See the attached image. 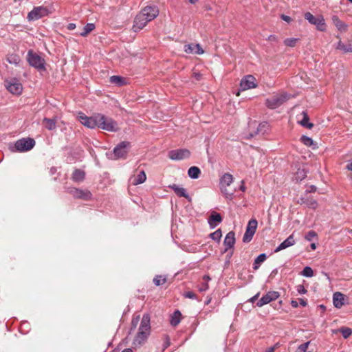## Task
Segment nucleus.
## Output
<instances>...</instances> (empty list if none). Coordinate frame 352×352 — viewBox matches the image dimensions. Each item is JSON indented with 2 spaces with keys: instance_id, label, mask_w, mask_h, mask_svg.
<instances>
[{
  "instance_id": "obj_1",
  "label": "nucleus",
  "mask_w": 352,
  "mask_h": 352,
  "mask_svg": "<svg viewBox=\"0 0 352 352\" xmlns=\"http://www.w3.org/2000/svg\"><path fill=\"white\" fill-rule=\"evenodd\" d=\"M27 60L30 65L36 68L38 71L45 70V61L38 54L34 52L32 50H29L27 54Z\"/></svg>"
},
{
  "instance_id": "obj_2",
  "label": "nucleus",
  "mask_w": 352,
  "mask_h": 352,
  "mask_svg": "<svg viewBox=\"0 0 352 352\" xmlns=\"http://www.w3.org/2000/svg\"><path fill=\"white\" fill-rule=\"evenodd\" d=\"M98 127L108 131H116L118 124L112 118L104 116L102 114H98Z\"/></svg>"
},
{
  "instance_id": "obj_3",
  "label": "nucleus",
  "mask_w": 352,
  "mask_h": 352,
  "mask_svg": "<svg viewBox=\"0 0 352 352\" xmlns=\"http://www.w3.org/2000/svg\"><path fill=\"white\" fill-rule=\"evenodd\" d=\"M305 19L307 20L309 23L316 25L318 30L321 32L326 30L327 25L324 17L322 15L315 16L308 12L305 14Z\"/></svg>"
},
{
  "instance_id": "obj_4",
  "label": "nucleus",
  "mask_w": 352,
  "mask_h": 352,
  "mask_svg": "<svg viewBox=\"0 0 352 352\" xmlns=\"http://www.w3.org/2000/svg\"><path fill=\"white\" fill-rule=\"evenodd\" d=\"M35 145L34 139L28 138L17 140L14 144V150L18 152H26L30 151Z\"/></svg>"
},
{
  "instance_id": "obj_5",
  "label": "nucleus",
  "mask_w": 352,
  "mask_h": 352,
  "mask_svg": "<svg viewBox=\"0 0 352 352\" xmlns=\"http://www.w3.org/2000/svg\"><path fill=\"white\" fill-rule=\"evenodd\" d=\"M287 94L274 96L266 100V105L270 109H276L289 99Z\"/></svg>"
},
{
  "instance_id": "obj_6",
  "label": "nucleus",
  "mask_w": 352,
  "mask_h": 352,
  "mask_svg": "<svg viewBox=\"0 0 352 352\" xmlns=\"http://www.w3.org/2000/svg\"><path fill=\"white\" fill-rule=\"evenodd\" d=\"M78 119L85 126L89 129L98 127V114L94 116L88 117L83 113H79Z\"/></svg>"
},
{
  "instance_id": "obj_7",
  "label": "nucleus",
  "mask_w": 352,
  "mask_h": 352,
  "mask_svg": "<svg viewBox=\"0 0 352 352\" xmlns=\"http://www.w3.org/2000/svg\"><path fill=\"white\" fill-rule=\"evenodd\" d=\"M5 87L9 92L15 95L21 94L23 90V86L21 83L16 78L6 80Z\"/></svg>"
},
{
  "instance_id": "obj_8",
  "label": "nucleus",
  "mask_w": 352,
  "mask_h": 352,
  "mask_svg": "<svg viewBox=\"0 0 352 352\" xmlns=\"http://www.w3.org/2000/svg\"><path fill=\"white\" fill-rule=\"evenodd\" d=\"M256 228L257 221L256 219L250 220L243 237V241L244 243H248L252 239V237L256 232Z\"/></svg>"
},
{
  "instance_id": "obj_9",
  "label": "nucleus",
  "mask_w": 352,
  "mask_h": 352,
  "mask_svg": "<svg viewBox=\"0 0 352 352\" xmlns=\"http://www.w3.org/2000/svg\"><path fill=\"white\" fill-rule=\"evenodd\" d=\"M129 146V142H128L124 141L118 144L113 149L114 157L113 159L117 160L125 157L128 153Z\"/></svg>"
},
{
  "instance_id": "obj_10",
  "label": "nucleus",
  "mask_w": 352,
  "mask_h": 352,
  "mask_svg": "<svg viewBox=\"0 0 352 352\" xmlns=\"http://www.w3.org/2000/svg\"><path fill=\"white\" fill-rule=\"evenodd\" d=\"M190 152L186 148L175 149L168 152V157L172 160H182L188 158Z\"/></svg>"
},
{
  "instance_id": "obj_11",
  "label": "nucleus",
  "mask_w": 352,
  "mask_h": 352,
  "mask_svg": "<svg viewBox=\"0 0 352 352\" xmlns=\"http://www.w3.org/2000/svg\"><path fill=\"white\" fill-rule=\"evenodd\" d=\"M47 9L43 6L35 7L28 14L29 21H35L41 19L43 16L47 15Z\"/></svg>"
},
{
  "instance_id": "obj_12",
  "label": "nucleus",
  "mask_w": 352,
  "mask_h": 352,
  "mask_svg": "<svg viewBox=\"0 0 352 352\" xmlns=\"http://www.w3.org/2000/svg\"><path fill=\"white\" fill-rule=\"evenodd\" d=\"M149 21L153 20L159 14V11L155 6H146L139 13Z\"/></svg>"
},
{
  "instance_id": "obj_13",
  "label": "nucleus",
  "mask_w": 352,
  "mask_h": 352,
  "mask_svg": "<svg viewBox=\"0 0 352 352\" xmlns=\"http://www.w3.org/2000/svg\"><path fill=\"white\" fill-rule=\"evenodd\" d=\"M279 293L275 291L268 292L265 295H264L257 302L256 305L258 307H262L272 300H276L279 297Z\"/></svg>"
},
{
  "instance_id": "obj_14",
  "label": "nucleus",
  "mask_w": 352,
  "mask_h": 352,
  "mask_svg": "<svg viewBox=\"0 0 352 352\" xmlns=\"http://www.w3.org/2000/svg\"><path fill=\"white\" fill-rule=\"evenodd\" d=\"M256 87V79L252 75L246 76L240 82V89L242 91L255 88Z\"/></svg>"
},
{
  "instance_id": "obj_15",
  "label": "nucleus",
  "mask_w": 352,
  "mask_h": 352,
  "mask_svg": "<svg viewBox=\"0 0 352 352\" xmlns=\"http://www.w3.org/2000/svg\"><path fill=\"white\" fill-rule=\"evenodd\" d=\"M150 331H138L134 338L132 344L134 347L138 348L142 346L147 340Z\"/></svg>"
},
{
  "instance_id": "obj_16",
  "label": "nucleus",
  "mask_w": 352,
  "mask_h": 352,
  "mask_svg": "<svg viewBox=\"0 0 352 352\" xmlns=\"http://www.w3.org/2000/svg\"><path fill=\"white\" fill-rule=\"evenodd\" d=\"M69 193L76 198L84 200H89L91 198V193L88 190L72 188L69 189Z\"/></svg>"
},
{
  "instance_id": "obj_17",
  "label": "nucleus",
  "mask_w": 352,
  "mask_h": 352,
  "mask_svg": "<svg viewBox=\"0 0 352 352\" xmlns=\"http://www.w3.org/2000/svg\"><path fill=\"white\" fill-rule=\"evenodd\" d=\"M298 204L301 205L305 204L308 208L312 209H316L318 206L316 200H315L312 197L308 196L307 194L305 196L301 197L298 200Z\"/></svg>"
},
{
  "instance_id": "obj_18",
  "label": "nucleus",
  "mask_w": 352,
  "mask_h": 352,
  "mask_svg": "<svg viewBox=\"0 0 352 352\" xmlns=\"http://www.w3.org/2000/svg\"><path fill=\"white\" fill-rule=\"evenodd\" d=\"M148 23V21L143 17L141 14H138L134 19V24L133 30L134 32H138L142 30Z\"/></svg>"
},
{
  "instance_id": "obj_19",
  "label": "nucleus",
  "mask_w": 352,
  "mask_h": 352,
  "mask_svg": "<svg viewBox=\"0 0 352 352\" xmlns=\"http://www.w3.org/2000/svg\"><path fill=\"white\" fill-rule=\"evenodd\" d=\"M235 234L234 232H229L223 241V245H225V252H227L229 249L232 248L235 244Z\"/></svg>"
},
{
  "instance_id": "obj_20",
  "label": "nucleus",
  "mask_w": 352,
  "mask_h": 352,
  "mask_svg": "<svg viewBox=\"0 0 352 352\" xmlns=\"http://www.w3.org/2000/svg\"><path fill=\"white\" fill-rule=\"evenodd\" d=\"M295 244V240L293 234L289 236L283 242H282L274 250L275 252H278L284 249H286Z\"/></svg>"
},
{
  "instance_id": "obj_21",
  "label": "nucleus",
  "mask_w": 352,
  "mask_h": 352,
  "mask_svg": "<svg viewBox=\"0 0 352 352\" xmlns=\"http://www.w3.org/2000/svg\"><path fill=\"white\" fill-rule=\"evenodd\" d=\"M208 223L211 228H214L218 224L222 221V217L220 214L212 212L208 218Z\"/></svg>"
},
{
  "instance_id": "obj_22",
  "label": "nucleus",
  "mask_w": 352,
  "mask_h": 352,
  "mask_svg": "<svg viewBox=\"0 0 352 352\" xmlns=\"http://www.w3.org/2000/svg\"><path fill=\"white\" fill-rule=\"evenodd\" d=\"M169 187L175 192V194L177 196H179L180 197H184V198L187 199L188 201H190L191 198L190 197L188 194L186 192V190L185 188L180 187V186H177V184L170 185Z\"/></svg>"
},
{
  "instance_id": "obj_23",
  "label": "nucleus",
  "mask_w": 352,
  "mask_h": 352,
  "mask_svg": "<svg viewBox=\"0 0 352 352\" xmlns=\"http://www.w3.org/2000/svg\"><path fill=\"white\" fill-rule=\"evenodd\" d=\"M332 21L338 31L341 32H346L348 25L344 22L341 21L338 16L333 15L332 16Z\"/></svg>"
},
{
  "instance_id": "obj_24",
  "label": "nucleus",
  "mask_w": 352,
  "mask_h": 352,
  "mask_svg": "<svg viewBox=\"0 0 352 352\" xmlns=\"http://www.w3.org/2000/svg\"><path fill=\"white\" fill-rule=\"evenodd\" d=\"M344 296L340 292H336L333 296V305L336 308H340L344 305Z\"/></svg>"
},
{
  "instance_id": "obj_25",
  "label": "nucleus",
  "mask_w": 352,
  "mask_h": 352,
  "mask_svg": "<svg viewBox=\"0 0 352 352\" xmlns=\"http://www.w3.org/2000/svg\"><path fill=\"white\" fill-rule=\"evenodd\" d=\"M336 49L340 50L344 52H352V40L348 41L346 44H344L341 41H339L337 43Z\"/></svg>"
},
{
  "instance_id": "obj_26",
  "label": "nucleus",
  "mask_w": 352,
  "mask_h": 352,
  "mask_svg": "<svg viewBox=\"0 0 352 352\" xmlns=\"http://www.w3.org/2000/svg\"><path fill=\"white\" fill-rule=\"evenodd\" d=\"M307 176V172L303 168H298L293 176V180L296 182H301Z\"/></svg>"
},
{
  "instance_id": "obj_27",
  "label": "nucleus",
  "mask_w": 352,
  "mask_h": 352,
  "mask_svg": "<svg viewBox=\"0 0 352 352\" xmlns=\"http://www.w3.org/2000/svg\"><path fill=\"white\" fill-rule=\"evenodd\" d=\"M150 316L148 314H144L138 330H150Z\"/></svg>"
},
{
  "instance_id": "obj_28",
  "label": "nucleus",
  "mask_w": 352,
  "mask_h": 352,
  "mask_svg": "<svg viewBox=\"0 0 352 352\" xmlns=\"http://www.w3.org/2000/svg\"><path fill=\"white\" fill-rule=\"evenodd\" d=\"M182 314L179 310H176L170 316V322L173 327H176L181 321Z\"/></svg>"
},
{
  "instance_id": "obj_29",
  "label": "nucleus",
  "mask_w": 352,
  "mask_h": 352,
  "mask_svg": "<svg viewBox=\"0 0 352 352\" xmlns=\"http://www.w3.org/2000/svg\"><path fill=\"white\" fill-rule=\"evenodd\" d=\"M146 179V175L144 170H141L136 176L134 177L132 183L133 185H138L144 183Z\"/></svg>"
},
{
  "instance_id": "obj_30",
  "label": "nucleus",
  "mask_w": 352,
  "mask_h": 352,
  "mask_svg": "<svg viewBox=\"0 0 352 352\" xmlns=\"http://www.w3.org/2000/svg\"><path fill=\"white\" fill-rule=\"evenodd\" d=\"M232 182V175L230 173H225L220 179V186H229Z\"/></svg>"
},
{
  "instance_id": "obj_31",
  "label": "nucleus",
  "mask_w": 352,
  "mask_h": 352,
  "mask_svg": "<svg viewBox=\"0 0 352 352\" xmlns=\"http://www.w3.org/2000/svg\"><path fill=\"white\" fill-rule=\"evenodd\" d=\"M85 173L80 169H76L72 174V179L74 182H80L85 179Z\"/></svg>"
},
{
  "instance_id": "obj_32",
  "label": "nucleus",
  "mask_w": 352,
  "mask_h": 352,
  "mask_svg": "<svg viewBox=\"0 0 352 352\" xmlns=\"http://www.w3.org/2000/svg\"><path fill=\"white\" fill-rule=\"evenodd\" d=\"M43 123L44 124L45 128L50 131H52L56 129V121L55 119L45 118L43 120Z\"/></svg>"
},
{
  "instance_id": "obj_33",
  "label": "nucleus",
  "mask_w": 352,
  "mask_h": 352,
  "mask_svg": "<svg viewBox=\"0 0 352 352\" xmlns=\"http://www.w3.org/2000/svg\"><path fill=\"white\" fill-rule=\"evenodd\" d=\"M201 170L197 166H191L188 170V176L192 179L199 178Z\"/></svg>"
},
{
  "instance_id": "obj_34",
  "label": "nucleus",
  "mask_w": 352,
  "mask_h": 352,
  "mask_svg": "<svg viewBox=\"0 0 352 352\" xmlns=\"http://www.w3.org/2000/svg\"><path fill=\"white\" fill-rule=\"evenodd\" d=\"M266 258L267 256L265 254H261L260 255H258L254 260L253 264V269L254 270H258L261 264L266 260Z\"/></svg>"
},
{
  "instance_id": "obj_35",
  "label": "nucleus",
  "mask_w": 352,
  "mask_h": 352,
  "mask_svg": "<svg viewBox=\"0 0 352 352\" xmlns=\"http://www.w3.org/2000/svg\"><path fill=\"white\" fill-rule=\"evenodd\" d=\"M303 116V118L299 122V123L304 127L311 129L314 124L311 122H309V117L307 113L305 111H302V113Z\"/></svg>"
},
{
  "instance_id": "obj_36",
  "label": "nucleus",
  "mask_w": 352,
  "mask_h": 352,
  "mask_svg": "<svg viewBox=\"0 0 352 352\" xmlns=\"http://www.w3.org/2000/svg\"><path fill=\"white\" fill-rule=\"evenodd\" d=\"M6 60L10 64H13L14 65H18L21 60L20 57L18 55L13 54L8 55Z\"/></svg>"
},
{
  "instance_id": "obj_37",
  "label": "nucleus",
  "mask_w": 352,
  "mask_h": 352,
  "mask_svg": "<svg viewBox=\"0 0 352 352\" xmlns=\"http://www.w3.org/2000/svg\"><path fill=\"white\" fill-rule=\"evenodd\" d=\"M95 29V25L94 23H87L83 28V31L80 33L81 36H86L88 34H89L91 31Z\"/></svg>"
},
{
  "instance_id": "obj_38",
  "label": "nucleus",
  "mask_w": 352,
  "mask_h": 352,
  "mask_svg": "<svg viewBox=\"0 0 352 352\" xmlns=\"http://www.w3.org/2000/svg\"><path fill=\"white\" fill-rule=\"evenodd\" d=\"M228 186H220L221 192L225 196V198L228 200H232L234 197V192H229Z\"/></svg>"
},
{
  "instance_id": "obj_39",
  "label": "nucleus",
  "mask_w": 352,
  "mask_h": 352,
  "mask_svg": "<svg viewBox=\"0 0 352 352\" xmlns=\"http://www.w3.org/2000/svg\"><path fill=\"white\" fill-rule=\"evenodd\" d=\"M110 82L111 83L118 85L119 86L122 85L124 82V79L119 76H112L110 78Z\"/></svg>"
},
{
  "instance_id": "obj_40",
  "label": "nucleus",
  "mask_w": 352,
  "mask_h": 352,
  "mask_svg": "<svg viewBox=\"0 0 352 352\" xmlns=\"http://www.w3.org/2000/svg\"><path fill=\"white\" fill-rule=\"evenodd\" d=\"M210 236L212 240L219 242L222 236L221 230L220 229L217 230L214 232L211 233Z\"/></svg>"
},
{
  "instance_id": "obj_41",
  "label": "nucleus",
  "mask_w": 352,
  "mask_h": 352,
  "mask_svg": "<svg viewBox=\"0 0 352 352\" xmlns=\"http://www.w3.org/2000/svg\"><path fill=\"white\" fill-rule=\"evenodd\" d=\"M301 275H302L303 276H305V277L310 278L314 276V271L310 267L306 266L304 267V269L301 272Z\"/></svg>"
},
{
  "instance_id": "obj_42",
  "label": "nucleus",
  "mask_w": 352,
  "mask_h": 352,
  "mask_svg": "<svg viewBox=\"0 0 352 352\" xmlns=\"http://www.w3.org/2000/svg\"><path fill=\"white\" fill-rule=\"evenodd\" d=\"M300 141L302 144H304L307 146H311L314 144L313 140L311 138L306 136V135H302L300 138Z\"/></svg>"
},
{
  "instance_id": "obj_43",
  "label": "nucleus",
  "mask_w": 352,
  "mask_h": 352,
  "mask_svg": "<svg viewBox=\"0 0 352 352\" xmlns=\"http://www.w3.org/2000/svg\"><path fill=\"white\" fill-rule=\"evenodd\" d=\"M166 281V278H163L162 276H156L153 278V283L156 286H160L165 283Z\"/></svg>"
},
{
  "instance_id": "obj_44",
  "label": "nucleus",
  "mask_w": 352,
  "mask_h": 352,
  "mask_svg": "<svg viewBox=\"0 0 352 352\" xmlns=\"http://www.w3.org/2000/svg\"><path fill=\"white\" fill-rule=\"evenodd\" d=\"M298 40V38H286L284 41V43L287 46L294 47Z\"/></svg>"
},
{
  "instance_id": "obj_45",
  "label": "nucleus",
  "mask_w": 352,
  "mask_h": 352,
  "mask_svg": "<svg viewBox=\"0 0 352 352\" xmlns=\"http://www.w3.org/2000/svg\"><path fill=\"white\" fill-rule=\"evenodd\" d=\"M309 344H310V341H308L307 342H305V343L299 345L298 347V349H297L298 352H308L307 351Z\"/></svg>"
},
{
  "instance_id": "obj_46",
  "label": "nucleus",
  "mask_w": 352,
  "mask_h": 352,
  "mask_svg": "<svg viewBox=\"0 0 352 352\" xmlns=\"http://www.w3.org/2000/svg\"><path fill=\"white\" fill-rule=\"evenodd\" d=\"M316 236H317V234H316V232L315 231H314V230H310V231H309V232L306 234V235H305V239L307 241H312V239H313L314 238H315Z\"/></svg>"
},
{
  "instance_id": "obj_47",
  "label": "nucleus",
  "mask_w": 352,
  "mask_h": 352,
  "mask_svg": "<svg viewBox=\"0 0 352 352\" xmlns=\"http://www.w3.org/2000/svg\"><path fill=\"white\" fill-rule=\"evenodd\" d=\"M195 45L188 44L184 45V52L187 54L195 53Z\"/></svg>"
},
{
  "instance_id": "obj_48",
  "label": "nucleus",
  "mask_w": 352,
  "mask_h": 352,
  "mask_svg": "<svg viewBox=\"0 0 352 352\" xmlns=\"http://www.w3.org/2000/svg\"><path fill=\"white\" fill-rule=\"evenodd\" d=\"M184 296L187 298L197 299V296L192 292H186L184 293Z\"/></svg>"
},
{
  "instance_id": "obj_49",
  "label": "nucleus",
  "mask_w": 352,
  "mask_h": 352,
  "mask_svg": "<svg viewBox=\"0 0 352 352\" xmlns=\"http://www.w3.org/2000/svg\"><path fill=\"white\" fill-rule=\"evenodd\" d=\"M208 287H209L208 284L207 283L203 282L199 287L198 289L199 292H206V290H208Z\"/></svg>"
},
{
  "instance_id": "obj_50",
  "label": "nucleus",
  "mask_w": 352,
  "mask_h": 352,
  "mask_svg": "<svg viewBox=\"0 0 352 352\" xmlns=\"http://www.w3.org/2000/svg\"><path fill=\"white\" fill-rule=\"evenodd\" d=\"M296 290L300 294H304L307 293V289L302 285H298L296 287Z\"/></svg>"
},
{
  "instance_id": "obj_51",
  "label": "nucleus",
  "mask_w": 352,
  "mask_h": 352,
  "mask_svg": "<svg viewBox=\"0 0 352 352\" xmlns=\"http://www.w3.org/2000/svg\"><path fill=\"white\" fill-rule=\"evenodd\" d=\"M170 345V338L168 336H166L165 340L163 344L162 351H164L165 349H166Z\"/></svg>"
},
{
  "instance_id": "obj_52",
  "label": "nucleus",
  "mask_w": 352,
  "mask_h": 352,
  "mask_svg": "<svg viewBox=\"0 0 352 352\" xmlns=\"http://www.w3.org/2000/svg\"><path fill=\"white\" fill-rule=\"evenodd\" d=\"M195 53L197 54H202L204 53V50L199 44L195 45Z\"/></svg>"
},
{
  "instance_id": "obj_53",
  "label": "nucleus",
  "mask_w": 352,
  "mask_h": 352,
  "mask_svg": "<svg viewBox=\"0 0 352 352\" xmlns=\"http://www.w3.org/2000/svg\"><path fill=\"white\" fill-rule=\"evenodd\" d=\"M140 320V316L134 317L132 320V325L133 328H136Z\"/></svg>"
},
{
  "instance_id": "obj_54",
  "label": "nucleus",
  "mask_w": 352,
  "mask_h": 352,
  "mask_svg": "<svg viewBox=\"0 0 352 352\" xmlns=\"http://www.w3.org/2000/svg\"><path fill=\"white\" fill-rule=\"evenodd\" d=\"M344 338H348L352 333V331H341Z\"/></svg>"
},
{
  "instance_id": "obj_55",
  "label": "nucleus",
  "mask_w": 352,
  "mask_h": 352,
  "mask_svg": "<svg viewBox=\"0 0 352 352\" xmlns=\"http://www.w3.org/2000/svg\"><path fill=\"white\" fill-rule=\"evenodd\" d=\"M281 19H282L283 21H286V22H287V23L290 22V21H292V19H291V17H290V16H287V15H284V14H282V15H281Z\"/></svg>"
},
{
  "instance_id": "obj_56",
  "label": "nucleus",
  "mask_w": 352,
  "mask_h": 352,
  "mask_svg": "<svg viewBox=\"0 0 352 352\" xmlns=\"http://www.w3.org/2000/svg\"><path fill=\"white\" fill-rule=\"evenodd\" d=\"M76 24H75V23H69V24H68V25H67V29H68L69 30H74V29L76 28Z\"/></svg>"
},
{
  "instance_id": "obj_57",
  "label": "nucleus",
  "mask_w": 352,
  "mask_h": 352,
  "mask_svg": "<svg viewBox=\"0 0 352 352\" xmlns=\"http://www.w3.org/2000/svg\"><path fill=\"white\" fill-rule=\"evenodd\" d=\"M276 345H277V344H275L273 346H270V347L266 349L265 352H274V350H275V348H276Z\"/></svg>"
},
{
  "instance_id": "obj_58",
  "label": "nucleus",
  "mask_w": 352,
  "mask_h": 352,
  "mask_svg": "<svg viewBox=\"0 0 352 352\" xmlns=\"http://www.w3.org/2000/svg\"><path fill=\"white\" fill-rule=\"evenodd\" d=\"M300 305L302 307H305L307 305V300L303 298H300Z\"/></svg>"
},
{
  "instance_id": "obj_59",
  "label": "nucleus",
  "mask_w": 352,
  "mask_h": 352,
  "mask_svg": "<svg viewBox=\"0 0 352 352\" xmlns=\"http://www.w3.org/2000/svg\"><path fill=\"white\" fill-rule=\"evenodd\" d=\"M267 126V123H261L258 127V131H261L263 128Z\"/></svg>"
},
{
  "instance_id": "obj_60",
  "label": "nucleus",
  "mask_w": 352,
  "mask_h": 352,
  "mask_svg": "<svg viewBox=\"0 0 352 352\" xmlns=\"http://www.w3.org/2000/svg\"><path fill=\"white\" fill-rule=\"evenodd\" d=\"M309 188V190H307V194L309 192H315L316 190V187L314 186H311Z\"/></svg>"
},
{
  "instance_id": "obj_61",
  "label": "nucleus",
  "mask_w": 352,
  "mask_h": 352,
  "mask_svg": "<svg viewBox=\"0 0 352 352\" xmlns=\"http://www.w3.org/2000/svg\"><path fill=\"white\" fill-rule=\"evenodd\" d=\"M267 40H269L270 41H276L277 40V38L274 35H270L268 36Z\"/></svg>"
},
{
  "instance_id": "obj_62",
  "label": "nucleus",
  "mask_w": 352,
  "mask_h": 352,
  "mask_svg": "<svg viewBox=\"0 0 352 352\" xmlns=\"http://www.w3.org/2000/svg\"><path fill=\"white\" fill-rule=\"evenodd\" d=\"M239 188L243 192H244L246 188H245V186L244 184V181H241V185L240 186Z\"/></svg>"
},
{
  "instance_id": "obj_63",
  "label": "nucleus",
  "mask_w": 352,
  "mask_h": 352,
  "mask_svg": "<svg viewBox=\"0 0 352 352\" xmlns=\"http://www.w3.org/2000/svg\"><path fill=\"white\" fill-rule=\"evenodd\" d=\"M203 280H204V283H208V282L210 280V278L208 275H204V277H203Z\"/></svg>"
},
{
  "instance_id": "obj_64",
  "label": "nucleus",
  "mask_w": 352,
  "mask_h": 352,
  "mask_svg": "<svg viewBox=\"0 0 352 352\" xmlns=\"http://www.w3.org/2000/svg\"><path fill=\"white\" fill-rule=\"evenodd\" d=\"M291 305L293 307L296 308L298 306V303L296 300H292Z\"/></svg>"
}]
</instances>
